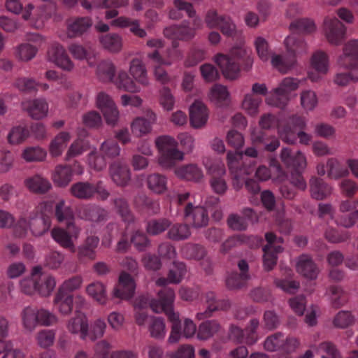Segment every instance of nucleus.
<instances>
[{"label":"nucleus","mask_w":358,"mask_h":358,"mask_svg":"<svg viewBox=\"0 0 358 358\" xmlns=\"http://www.w3.org/2000/svg\"><path fill=\"white\" fill-rule=\"evenodd\" d=\"M292 34L285 40V45L287 49V55L282 57L274 55L271 57L272 65L281 73H285L296 64V57L307 51V45L301 36L296 33H312L315 29L314 22L306 18H301L293 21L289 26Z\"/></svg>","instance_id":"1"},{"label":"nucleus","mask_w":358,"mask_h":358,"mask_svg":"<svg viewBox=\"0 0 358 358\" xmlns=\"http://www.w3.org/2000/svg\"><path fill=\"white\" fill-rule=\"evenodd\" d=\"M158 299L150 298L148 295H141L136 301L135 309L143 310L148 306L155 313L164 312L172 322V329L169 337V343H176L180 336L178 315L173 310L175 299L174 290L169 287H162L158 292Z\"/></svg>","instance_id":"2"},{"label":"nucleus","mask_w":358,"mask_h":358,"mask_svg":"<svg viewBox=\"0 0 358 358\" xmlns=\"http://www.w3.org/2000/svg\"><path fill=\"white\" fill-rule=\"evenodd\" d=\"M281 162L291 171L290 182H284L280 186V192L282 197L292 200L296 196L294 187L301 190L306 188V183L301 173L306 166V159L303 154L299 150H292L283 148L280 153Z\"/></svg>","instance_id":"3"},{"label":"nucleus","mask_w":358,"mask_h":358,"mask_svg":"<svg viewBox=\"0 0 358 358\" xmlns=\"http://www.w3.org/2000/svg\"><path fill=\"white\" fill-rule=\"evenodd\" d=\"M227 159L234 189L238 191L245 185L249 193L258 194L260 191L258 182L253 178H247L253 172L254 168L250 164H246L243 154L238 151L229 152Z\"/></svg>","instance_id":"4"},{"label":"nucleus","mask_w":358,"mask_h":358,"mask_svg":"<svg viewBox=\"0 0 358 358\" xmlns=\"http://www.w3.org/2000/svg\"><path fill=\"white\" fill-rule=\"evenodd\" d=\"M129 0H94L93 6L99 9H106L104 17L106 20H112L110 24L117 28H130V31L139 38H145L147 33L140 27L138 20L119 15L118 8L127 7Z\"/></svg>","instance_id":"5"},{"label":"nucleus","mask_w":358,"mask_h":358,"mask_svg":"<svg viewBox=\"0 0 358 358\" xmlns=\"http://www.w3.org/2000/svg\"><path fill=\"white\" fill-rule=\"evenodd\" d=\"M215 61L222 70L223 76L230 80L238 78L241 64L244 66L243 69L245 71H248L252 64V58L248 55L246 50L241 47L234 48L230 55L218 54Z\"/></svg>","instance_id":"6"},{"label":"nucleus","mask_w":358,"mask_h":358,"mask_svg":"<svg viewBox=\"0 0 358 358\" xmlns=\"http://www.w3.org/2000/svg\"><path fill=\"white\" fill-rule=\"evenodd\" d=\"M159 150V163L164 168H171L183 159V152L178 148V142L170 136L163 135L155 139Z\"/></svg>","instance_id":"7"},{"label":"nucleus","mask_w":358,"mask_h":358,"mask_svg":"<svg viewBox=\"0 0 358 358\" xmlns=\"http://www.w3.org/2000/svg\"><path fill=\"white\" fill-rule=\"evenodd\" d=\"M192 24L189 20H183L179 24H173L164 29V35L166 38L173 39V47L176 48L178 43L176 40L188 41L196 36V31L201 29L203 22L198 16L192 17Z\"/></svg>","instance_id":"8"},{"label":"nucleus","mask_w":358,"mask_h":358,"mask_svg":"<svg viewBox=\"0 0 358 358\" xmlns=\"http://www.w3.org/2000/svg\"><path fill=\"white\" fill-rule=\"evenodd\" d=\"M50 227L51 217L41 213L31 217L29 221L20 218L15 227L14 233L16 236L23 237L30 229L33 235L38 236L44 234Z\"/></svg>","instance_id":"9"},{"label":"nucleus","mask_w":358,"mask_h":358,"mask_svg":"<svg viewBox=\"0 0 358 358\" xmlns=\"http://www.w3.org/2000/svg\"><path fill=\"white\" fill-rule=\"evenodd\" d=\"M299 87V80L296 78L287 77L284 78L279 86L272 90L266 96V102L271 106L280 108H284L289 97V93Z\"/></svg>","instance_id":"10"},{"label":"nucleus","mask_w":358,"mask_h":358,"mask_svg":"<svg viewBox=\"0 0 358 358\" xmlns=\"http://www.w3.org/2000/svg\"><path fill=\"white\" fill-rule=\"evenodd\" d=\"M204 22L209 29H219L222 34L233 38L236 34V26L232 19L227 15H220L215 9L207 11Z\"/></svg>","instance_id":"11"},{"label":"nucleus","mask_w":358,"mask_h":358,"mask_svg":"<svg viewBox=\"0 0 358 358\" xmlns=\"http://www.w3.org/2000/svg\"><path fill=\"white\" fill-rule=\"evenodd\" d=\"M259 324L257 319H252L244 331L237 326L231 325L229 333V339L237 343L245 342L248 345H253L258 339L256 330Z\"/></svg>","instance_id":"12"},{"label":"nucleus","mask_w":358,"mask_h":358,"mask_svg":"<svg viewBox=\"0 0 358 358\" xmlns=\"http://www.w3.org/2000/svg\"><path fill=\"white\" fill-rule=\"evenodd\" d=\"M183 217L189 224L194 228H201L208 225L209 221L206 209L201 206H194L188 202L183 208Z\"/></svg>","instance_id":"13"},{"label":"nucleus","mask_w":358,"mask_h":358,"mask_svg":"<svg viewBox=\"0 0 358 358\" xmlns=\"http://www.w3.org/2000/svg\"><path fill=\"white\" fill-rule=\"evenodd\" d=\"M206 166L208 173L211 176L210 183L213 190L217 194H224L227 189V182L223 178L226 173L224 164L220 161H214Z\"/></svg>","instance_id":"14"},{"label":"nucleus","mask_w":358,"mask_h":358,"mask_svg":"<svg viewBox=\"0 0 358 358\" xmlns=\"http://www.w3.org/2000/svg\"><path fill=\"white\" fill-rule=\"evenodd\" d=\"M306 123L304 119L299 115L291 116L285 124L280 123L278 130L281 139L292 144L296 141V130L303 129Z\"/></svg>","instance_id":"15"},{"label":"nucleus","mask_w":358,"mask_h":358,"mask_svg":"<svg viewBox=\"0 0 358 358\" xmlns=\"http://www.w3.org/2000/svg\"><path fill=\"white\" fill-rule=\"evenodd\" d=\"M324 31L328 41L336 45L344 41L346 34V27L336 17L324 19Z\"/></svg>","instance_id":"16"},{"label":"nucleus","mask_w":358,"mask_h":358,"mask_svg":"<svg viewBox=\"0 0 358 358\" xmlns=\"http://www.w3.org/2000/svg\"><path fill=\"white\" fill-rule=\"evenodd\" d=\"M80 229L74 223L66 225V229L54 228L51 231L52 238L62 247L74 251L73 238H76L79 234Z\"/></svg>","instance_id":"17"},{"label":"nucleus","mask_w":358,"mask_h":358,"mask_svg":"<svg viewBox=\"0 0 358 358\" xmlns=\"http://www.w3.org/2000/svg\"><path fill=\"white\" fill-rule=\"evenodd\" d=\"M96 105L102 112L107 124L114 125L117 121L119 112L112 99L101 92L96 96Z\"/></svg>","instance_id":"18"},{"label":"nucleus","mask_w":358,"mask_h":358,"mask_svg":"<svg viewBox=\"0 0 358 358\" xmlns=\"http://www.w3.org/2000/svg\"><path fill=\"white\" fill-rule=\"evenodd\" d=\"M157 121L156 114L151 110H147L143 117H136L131 124L133 134L141 137L151 132L152 125Z\"/></svg>","instance_id":"19"},{"label":"nucleus","mask_w":358,"mask_h":358,"mask_svg":"<svg viewBox=\"0 0 358 358\" xmlns=\"http://www.w3.org/2000/svg\"><path fill=\"white\" fill-rule=\"evenodd\" d=\"M48 59L62 69L71 71L74 64L68 56L64 48L59 43L52 44L48 51Z\"/></svg>","instance_id":"20"},{"label":"nucleus","mask_w":358,"mask_h":358,"mask_svg":"<svg viewBox=\"0 0 358 358\" xmlns=\"http://www.w3.org/2000/svg\"><path fill=\"white\" fill-rule=\"evenodd\" d=\"M93 24L90 17H76L67 21L66 34L70 38L81 37L85 34Z\"/></svg>","instance_id":"21"},{"label":"nucleus","mask_w":358,"mask_h":358,"mask_svg":"<svg viewBox=\"0 0 358 358\" xmlns=\"http://www.w3.org/2000/svg\"><path fill=\"white\" fill-rule=\"evenodd\" d=\"M205 301L207 304L206 310L203 312L198 313L196 318L199 320L210 317L212 313L217 310H226L230 307V302L227 299L217 300L215 292L212 291L207 292L204 296Z\"/></svg>","instance_id":"22"},{"label":"nucleus","mask_w":358,"mask_h":358,"mask_svg":"<svg viewBox=\"0 0 358 358\" xmlns=\"http://www.w3.org/2000/svg\"><path fill=\"white\" fill-rule=\"evenodd\" d=\"M136 285L131 276L126 272H122L119 280L113 289V296L121 299L131 298L135 292Z\"/></svg>","instance_id":"23"},{"label":"nucleus","mask_w":358,"mask_h":358,"mask_svg":"<svg viewBox=\"0 0 358 358\" xmlns=\"http://www.w3.org/2000/svg\"><path fill=\"white\" fill-rule=\"evenodd\" d=\"M77 214L82 220L95 222L106 221L108 217V210L94 204L79 206Z\"/></svg>","instance_id":"24"},{"label":"nucleus","mask_w":358,"mask_h":358,"mask_svg":"<svg viewBox=\"0 0 358 358\" xmlns=\"http://www.w3.org/2000/svg\"><path fill=\"white\" fill-rule=\"evenodd\" d=\"M338 64L358 69V40H350L345 44L343 52L338 59Z\"/></svg>","instance_id":"25"},{"label":"nucleus","mask_w":358,"mask_h":358,"mask_svg":"<svg viewBox=\"0 0 358 358\" xmlns=\"http://www.w3.org/2000/svg\"><path fill=\"white\" fill-rule=\"evenodd\" d=\"M238 267L240 270V273L232 272L227 278L226 284L229 289L241 288L244 286L246 282L250 279L248 262L244 259H241L238 263Z\"/></svg>","instance_id":"26"},{"label":"nucleus","mask_w":358,"mask_h":358,"mask_svg":"<svg viewBox=\"0 0 358 358\" xmlns=\"http://www.w3.org/2000/svg\"><path fill=\"white\" fill-rule=\"evenodd\" d=\"M109 173L112 180L119 186H126L131 179L129 166L120 161H115L110 165Z\"/></svg>","instance_id":"27"},{"label":"nucleus","mask_w":358,"mask_h":358,"mask_svg":"<svg viewBox=\"0 0 358 358\" xmlns=\"http://www.w3.org/2000/svg\"><path fill=\"white\" fill-rule=\"evenodd\" d=\"M358 201L345 200L341 202L340 205V210L342 213L350 212L348 215H342L336 221L337 223L345 228L352 227L358 219V210L356 209Z\"/></svg>","instance_id":"28"},{"label":"nucleus","mask_w":358,"mask_h":358,"mask_svg":"<svg viewBox=\"0 0 358 358\" xmlns=\"http://www.w3.org/2000/svg\"><path fill=\"white\" fill-rule=\"evenodd\" d=\"M208 118L206 106L201 101H195L189 108V120L194 128H201L206 124Z\"/></svg>","instance_id":"29"},{"label":"nucleus","mask_w":358,"mask_h":358,"mask_svg":"<svg viewBox=\"0 0 358 358\" xmlns=\"http://www.w3.org/2000/svg\"><path fill=\"white\" fill-rule=\"evenodd\" d=\"M24 185L30 192L36 194H44L52 188L50 182L39 174L25 178Z\"/></svg>","instance_id":"30"},{"label":"nucleus","mask_w":358,"mask_h":358,"mask_svg":"<svg viewBox=\"0 0 358 358\" xmlns=\"http://www.w3.org/2000/svg\"><path fill=\"white\" fill-rule=\"evenodd\" d=\"M255 176L262 181H266L272 177L282 180L285 177V172L280 166L279 162L272 159L270 161V168L266 166H260L256 170Z\"/></svg>","instance_id":"31"},{"label":"nucleus","mask_w":358,"mask_h":358,"mask_svg":"<svg viewBox=\"0 0 358 358\" xmlns=\"http://www.w3.org/2000/svg\"><path fill=\"white\" fill-rule=\"evenodd\" d=\"M186 273V265L183 262H174L173 268L169 271L168 277L159 278L156 284L163 287H166L165 285L168 282L178 284L182 280Z\"/></svg>","instance_id":"32"},{"label":"nucleus","mask_w":358,"mask_h":358,"mask_svg":"<svg viewBox=\"0 0 358 358\" xmlns=\"http://www.w3.org/2000/svg\"><path fill=\"white\" fill-rule=\"evenodd\" d=\"M251 138L254 144L262 145L264 150L268 152H273L280 146V141L276 137L268 135L262 129L254 131L251 134Z\"/></svg>","instance_id":"33"},{"label":"nucleus","mask_w":358,"mask_h":358,"mask_svg":"<svg viewBox=\"0 0 358 358\" xmlns=\"http://www.w3.org/2000/svg\"><path fill=\"white\" fill-rule=\"evenodd\" d=\"M296 270L300 274L311 280L315 279L319 273V269L313 259L305 254L299 256Z\"/></svg>","instance_id":"34"},{"label":"nucleus","mask_w":358,"mask_h":358,"mask_svg":"<svg viewBox=\"0 0 358 358\" xmlns=\"http://www.w3.org/2000/svg\"><path fill=\"white\" fill-rule=\"evenodd\" d=\"M23 108L34 119L39 120L47 115L48 104L44 99H36L22 103Z\"/></svg>","instance_id":"35"},{"label":"nucleus","mask_w":358,"mask_h":358,"mask_svg":"<svg viewBox=\"0 0 358 358\" xmlns=\"http://www.w3.org/2000/svg\"><path fill=\"white\" fill-rule=\"evenodd\" d=\"M310 194L313 199L322 200L331 193V187L322 179L313 177L310 180Z\"/></svg>","instance_id":"36"},{"label":"nucleus","mask_w":358,"mask_h":358,"mask_svg":"<svg viewBox=\"0 0 358 358\" xmlns=\"http://www.w3.org/2000/svg\"><path fill=\"white\" fill-rule=\"evenodd\" d=\"M87 322L88 320L85 313L80 310H76L75 316L69 320L66 328L70 333L79 334L80 339H82Z\"/></svg>","instance_id":"37"},{"label":"nucleus","mask_w":358,"mask_h":358,"mask_svg":"<svg viewBox=\"0 0 358 358\" xmlns=\"http://www.w3.org/2000/svg\"><path fill=\"white\" fill-rule=\"evenodd\" d=\"M106 329V324L105 321L100 318L95 320L90 324L87 323L82 340L89 339L94 341L103 336Z\"/></svg>","instance_id":"38"},{"label":"nucleus","mask_w":358,"mask_h":358,"mask_svg":"<svg viewBox=\"0 0 358 358\" xmlns=\"http://www.w3.org/2000/svg\"><path fill=\"white\" fill-rule=\"evenodd\" d=\"M52 178L57 186L66 187L72 180L71 166L69 164L57 165L52 173Z\"/></svg>","instance_id":"39"},{"label":"nucleus","mask_w":358,"mask_h":358,"mask_svg":"<svg viewBox=\"0 0 358 358\" xmlns=\"http://www.w3.org/2000/svg\"><path fill=\"white\" fill-rule=\"evenodd\" d=\"M22 324L25 330L33 331L38 326V308L33 306H26L20 314Z\"/></svg>","instance_id":"40"},{"label":"nucleus","mask_w":358,"mask_h":358,"mask_svg":"<svg viewBox=\"0 0 358 358\" xmlns=\"http://www.w3.org/2000/svg\"><path fill=\"white\" fill-rule=\"evenodd\" d=\"M56 281L53 276L41 271L37 277V293L41 296H48L54 290Z\"/></svg>","instance_id":"41"},{"label":"nucleus","mask_w":358,"mask_h":358,"mask_svg":"<svg viewBox=\"0 0 358 358\" xmlns=\"http://www.w3.org/2000/svg\"><path fill=\"white\" fill-rule=\"evenodd\" d=\"M96 73L100 81L111 83L115 75V66L109 59L102 60L97 65Z\"/></svg>","instance_id":"42"},{"label":"nucleus","mask_w":358,"mask_h":358,"mask_svg":"<svg viewBox=\"0 0 358 358\" xmlns=\"http://www.w3.org/2000/svg\"><path fill=\"white\" fill-rule=\"evenodd\" d=\"M70 192L76 198L89 200L94 197V184L89 182H77L72 185Z\"/></svg>","instance_id":"43"},{"label":"nucleus","mask_w":358,"mask_h":358,"mask_svg":"<svg viewBox=\"0 0 358 358\" xmlns=\"http://www.w3.org/2000/svg\"><path fill=\"white\" fill-rule=\"evenodd\" d=\"M167 178L160 173L150 174L147 178L148 189L156 194H164L167 189Z\"/></svg>","instance_id":"44"},{"label":"nucleus","mask_w":358,"mask_h":358,"mask_svg":"<svg viewBox=\"0 0 358 358\" xmlns=\"http://www.w3.org/2000/svg\"><path fill=\"white\" fill-rule=\"evenodd\" d=\"M148 57L154 63V72L156 79L162 83L167 82L169 79L168 75L165 70L161 66V65H169L171 62H166L164 59H163L157 50H155L153 52L149 53Z\"/></svg>","instance_id":"45"},{"label":"nucleus","mask_w":358,"mask_h":358,"mask_svg":"<svg viewBox=\"0 0 358 358\" xmlns=\"http://www.w3.org/2000/svg\"><path fill=\"white\" fill-rule=\"evenodd\" d=\"M176 174L180 178L199 181L203 178V172L200 168L195 164L182 166L176 169Z\"/></svg>","instance_id":"46"},{"label":"nucleus","mask_w":358,"mask_h":358,"mask_svg":"<svg viewBox=\"0 0 358 358\" xmlns=\"http://www.w3.org/2000/svg\"><path fill=\"white\" fill-rule=\"evenodd\" d=\"M55 216L59 222H65L66 225L74 223V213L71 207L66 205L64 200L58 201L55 208Z\"/></svg>","instance_id":"47"},{"label":"nucleus","mask_w":358,"mask_h":358,"mask_svg":"<svg viewBox=\"0 0 358 358\" xmlns=\"http://www.w3.org/2000/svg\"><path fill=\"white\" fill-rule=\"evenodd\" d=\"M173 4L175 8H171L169 14L171 19L178 20L182 18V15L180 13L182 10L185 11L189 17H194L195 16L196 11L191 3L184 0H174Z\"/></svg>","instance_id":"48"},{"label":"nucleus","mask_w":358,"mask_h":358,"mask_svg":"<svg viewBox=\"0 0 358 358\" xmlns=\"http://www.w3.org/2000/svg\"><path fill=\"white\" fill-rule=\"evenodd\" d=\"M347 72H338L334 78V83L341 87L347 86L350 82L358 81V69L355 66H342Z\"/></svg>","instance_id":"49"},{"label":"nucleus","mask_w":358,"mask_h":358,"mask_svg":"<svg viewBox=\"0 0 358 358\" xmlns=\"http://www.w3.org/2000/svg\"><path fill=\"white\" fill-rule=\"evenodd\" d=\"M129 72L135 80L138 83L143 85H147L148 84L145 67L142 61L139 59L135 58L131 60L130 63Z\"/></svg>","instance_id":"50"},{"label":"nucleus","mask_w":358,"mask_h":358,"mask_svg":"<svg viewBox=\"0 0 358 358\" xmlns=\"http://www.w3.org/2000/svg\"><path fill=\"white\" fill-rule=\"evenodd\" d=\"M73 296L72 294L57 292L54 299V305L58 311L64 315L71 313L73 309Z\"/></svg>","instance_id":"51"},{"label":"nucleus","mask_w":358,"mask_h":358,"mask_svg":"<svg viewBox=\"0 0 358 358\" xmlns=\"http://www.w3.org/2000/svg\"><path fill=\"white\" fill-rule=\"evenodd\" d=\"M191 235L188 224L176 223L173 224L167 232V238L173 241L187 239Z\"/></svg>","instance_id":"52"},{"label":"nucleus","mask_w":358,"mask_h":358,"mask_svg":"<svg viewBox=\"0 0 358 358\" xmlns=\"http://www.w3.org/2000/svg\"><path fill=\"white\" fill-rule=\"evenodd\" d=\"M113 204L117 213L120 215L124 222L130 224L134 222V215L126 199L117 197L113 199Z\"/></svg>","instance_id":"53"},{"label":"nucleus","mask_w":358,"mask_h":358,"mask_svg":"<svg viewBox=\"0 0 358 358\" xmlns=\"http://www.w3.org/2000/svg\"><path fill=\"white\" fill-rule=\"evenodd\" d=\"M264 257L263 263L264 269L266 271L272 270L277 263V255L282 251L280 245L273 247L271 245H265L263 248Z\"/></svg>","instance_id":"54"},{"label":"nucleus","mask_w":358,"mask_h":358,"mask_svg":"<svg viewBox=\"0 0 358 358\" xmlns=\"http://www.w3.org/2000/svg\"><path fill=\"white\" fill-rule=\"evenodd\" d=\"M86 292L94 300L100 304H105L107 301V293L105 285L101 282H94L88 285Z\"/></svg>","instance_id":"55"},{"label":"nucleus","mask_w":358,"mask_h":358,"mask_svg":"<svg viewBox=\"0 0 358 358\" xmlns=\"http://www.w3.org/2000/svg\"><path fill=\"white\" fill-rule=\"evenodd\" d=\"M70 134L66 131H62L58 134L52 141L50 145V152L53 157H59L62 155L64 149L66 147L70 140Z\"/></svg>","instance_id":"56"},{"label":"nucleus","mask_w":358,"mask_h":358,"mask_svg":"<svg viewBox=\"0 0 358 358\" xmlns=\"http://www.w3.org/2000/svg\"><path fill=\"white\" fill-rule=\"evenodd\" d=\"M41 271V266H35L32 270L31 277L20 281V289L23 293L27 295L37 293V277Z\"/></svg>","instance_id":"57"},{"label":"nucleus","mask_w":358,"mask_h":358,"mask_svg":"<svg viewBox=\"0 0 358 358\" xmlns=\"http://www.w3.org/2000/svg\"><path fill=\"white\" fill-rule=\"evenodd\" d=\"M311 65L316 71L324 75L329 70V56L324 51H316L312 56Z\"/></svg>","instance_id":"58"},{"label":"nucleus","mask_w":358,"mask_h":358,"mask_svg":"<svg viewBox=\"0 0 358 358\" xmlns=\"http://www.w3.org/2000/svg\"><path fill=\"white\" fill-rule=\"evenodd\" d=\"M100 42L105 49L112 52L120 51L122 47V37L117 34H107L100 38Z\"/></svg>","instance_id":"59"},{"label":"nucleus","mask_w":358,"mask_h":358,"mask_svg":"<svg viewBox=\"0 0 358 358\" xmlns=\"http://www.w3.org/2000/svg\"><path fill=\"white\" fill-rule=\"evenodd\" d=\"M220 324L215 320L201 323L198 329L197 337L200 340H207L220 330Z\"/></svg>","instance_id":"60"},{"label":"nucleus","mask_w":358,"mask_h":358,"mask_svg":"<svg viewBox=\"0 0 358 358\" xmlns=\"http://www.w3.org/2000/svg\"><path fill=\"white\" fill-rule=\"evenodd\" d=\"M182 252L184 257L189 259L201 260L206 255V249L199 244L188 243L185 245Z\"/></svg>","instance_id":"61"},{"label":"nucleus","mask_w":358,"mask_h":358,"mask_svg":"<svg viewBox=\"0 0 358 358\" xmlns=\"http://www.w3.org/2000/svg\"><path fill=\"white\" fill-rule=\"evenodd\" d=\"M115 84L119 89L126 92L136 93L140 91V87L125 71H120L118 73Z\"/></svg>","instance_id":"62"},{"label":"nucleus","mask_w":358,"mask_h":358,"mask_svg":"<svg viewBox=\"0 0 358 358\" xmlns=\"http://www.w3.org/2000/svg\"><path fill=\"white\" fill-rule=\"evenodd\" d=\"M171 226V222L166 218L152 219L148 222L146 231L152 236H156L166 231Z\"/></svg>","instance_id":"63"},{"label":"nucleus","mask_w":358,"mask_h":358,"mask_svg":"<svg viewBox=\"0 0 358 358\" xmlns=\"http://www.w3.org/2000/svg\"><path fill=\"white\" fill-rule=\"evenodd\" d=\"M100 153L103 158L113 159L120 155V148L115 140L108 139L101 144Z\"/></svg>","instance_id":"64"}]
</instances>
